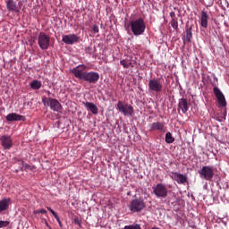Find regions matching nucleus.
Listing matches in <instances>:
<instances>
[{
    "label": "nucleus",
    "instance_id": "f257e3e1",
    "mask_svg": "<svg viewBox=\"0 0 229 229\" xmlns=\"http://www.w3.org/2000/svg\"><path fill=\"white\" fill-rule=\"evenodd\" d=\"M131 30L135 37L142 35L146 31V22L143 18H138L131 21Z\"/></svg>",
    "mask_w": 229,
    "mask_h": 229
},
{
    "label": "nucleus",
    "instance_id": "f03ea898",
    "mask_svg": "<svg viewBox=\"0 0 229 229\" xmlns=\"http://www.w3.org/2000/svg\"><path fill=\"white\" fill-rule=\"evenodd\" d=\"M128 208L132 214H137L139 212H142L146 208V202H144V199L135 198L130 200Z\"/></svg>",
    "mask_w": 229,
    "mask_h": 229
},
{
    "label": "nucleus",
    "instance_id": "7ed1b4c3",
    "mask_svg": "<svg viewBox=\"0 0 229 229\" xmlns=\"http://www.w3.org/2000/svg\"><path fill=\"white\" fill-rule=\"evenodd\" d=\"M42 103L44 106H49L50 110L57 112V114H61L62 110H64L62 104L56 98L43 97Z\"/></svg>",
    "mask_w": 229,
    "mask_h": 229
},
{
    "label": "nucleus",
    "instance_id": "20e7f679",
    "mask_svg": "<svg viewBox=\"0 0 229 229\" xmlns=\"http://www.w3.org/2000/svg\"><path fill=\"white\" fill-rule=\"evenodd\" d=\"M51 44V37L46 34L45 32H39L38 37V45L43 51L46 49H49V46Z\"/></svg>",
    "mask_w": 229,
    "mask_h": 229
},
{
    "label": "nucleus",
    "instance_id": "39448f33",
    "mask_svg": "<svg viewBox=\"0 0 229 229\" xmlns=\"http://www.w3.org/2000/svg\"><path fill=\"white\" fill-rule=\"evenodd\" d=\"M116 110L121 112V114H124L127 117H131L135 113V110L131 106V105L124 104L123 101L119 100L116 105Z\"/></svg>",
    "mask_w": 229,
    "mask_h": 229
},
{
    "label": "nucleus",
    "instance_id": "423d86ee",
    "mask_svg": "<svg viewBox=\"0 0 229 229\" xmlns=\"http://www.w3.org/2000/svg\"><path fill=\"white\" fill-rule=\"evenodd\" d=\"M7 12L12 13H21L22 8V2H17L15 0H5Z\"/></svg>",
    "mask_w": 229,
    "mask_h": 229
},
{
    "label": "nucleus",
    "instance_id": "0eeeda50",
    "mask_svg": "<svg viewBox=\"0 0 229 229\" xmlns=\"http://www.w3.org/2000/svg\"><path fill=\"white\" fill-rule=\"evenodd\" d=\"M164 85L162 84V81L158 79H151L148 81V90L150 92H156V94H160V92L163 90Z\"/></svg>",
    "mask_w": 229,
    "mask_h": 229
},
{
    "label": "nucleus",
    "instance_id": "6e6552de",
    "mask_svg": "<svg viewBox=\"0 0 229 229\" xmlns=\"http://www.w3.org/2000/svg\"><path fill=\"white\" fill-rule=\"evenodd\" d=\"M153 193L157 198H167L168 191L167 187L164 183H157L153 188Z\"/></svg>",
    "mask_w": 229,
    "mask_h": 229
},
{
    "label": "nucleus",
    "instance_id": "1a4fd4ad",
    "mask_svg": "<svg viewBox=\"0 0 229 229\" xmlns=\"http://www.w3.org/2000/svg\"><path fill=\"white\" fill-rule=\"evenodd\" d=\"M200 178L207 180V182L212 181L214 178V167L212 166H203L201 170L199 171Z\"/></svg>",
    "mask_w": 229,
    "mask_h": 229
},
{
    "label": "nucleus",
    "instance_id": "9d476101",
    "mask_svg": "<svg viewBox=\"0 0 229 229\" xmlns=\"http://www.w3.org/2000/svg\"><path fill=\"white\" fill-rule=\"evenodd\" d=\"M87 65L80 64L72 70V74L79 80H83L85 74H87Z\"/></svg>",
    "mask_w": 229,
    "mask_h": 229
},
{
    "label": "nucleus",
    "instance_id": "9b49d317",
    "mask_svg": "<svg viewBox=\"0 0 229 229\" xmlns=\"http://www.w3.org/2000/svg\"><path fill=\"white\" fill-rule=\"evenodd\" d=\"M213 92L217 99L219 106L225 107L226 106V98H225V94H223V91L219 89L217 87H214Z\"/></svg>",
    "mask_w": 229,
    "mask_h": 229
},
{
    "label": "nucleus",
    "instance_id": "f8f14e48",
    "mask_svg": "<svg viewBox=\"0 0 229 229\" xmlns=\"http://www.w3.org/2000/svg\"><path fill=\"white\" fill-rule=\"evenodd\" d=\"M82 81H87L88 83H98V81H99V73L95 72H86Z\"/></svg>",
    "mask_w": 229,
    "mask_h": 229
},
{
    "label": "nucleus",
    "instance_id": "ddd939ff",
    "mask_svg": "<svg viewBox=\"0 0 229 229\" xmlns=\"http://www.w3.org/2000/svg\"><path fill=\"white\" fill-rule=\"evenodd\" d=\"M62 40L67 46H72L73 44L80 42V37H78L76 34L63 35Z\"/></svg>",
    "mask_w": 229,
    "mask_h": 229
},
{
    "label": "nucleus",
    "instance_id": "4468645a",
    "mask_svg": "<svg viewBox=\"0 0 229 229\" xmlns=\"http://www.w3.org/2000/svg\"><path fill=\"white\" fill-rule=\"evenodd\" d=\"M0 141L4 149H12L13 148V140L9 135L1 136Z\"/></svg>",
    "mask_w": 229,
    "mask_h": 229
},
{
    "label": "nucleus",
    "instance_id": "2eb2a0df",
    "mask_svg": "<svg viewBox=\"0 0 229 229\" xmlns=\"http://www.w3.org/2000/svg\"><path fill=\"white\" fill-rule=\"evenodd\" d=\"M151 131H161L165 133L167 131V127H165V123L155 122L151 124Z\"/></svg>",
    "mask_w": 229,
    "mask_h": 229
},
{
    "label": "nucleus",
    "instance_id": "dca6fc26",
    "mask_svg": "<svg viewBox=\"0 0 229 229\" xmlns=\"http://www.w3.org/2000/svg\"><path fill=\"white\" fill-rule=\"evenodd\" d=\"M172 174H174L173 179L180 185L187 183V176L183 175L182 174L173 172Z\"/></svg>",
    "mask_w": 229,
    "mask_h": 229
},
{
    "label": "nucleus",
    "instance_id": "f3484780",
    "mask_svg": "<svg viewBox=\"0 0 229 229\" xmlns=\"http://www.w3.org/2000/svg\"><path fill=\"white\" fill-rule=\"evenodd\" d=\"M178 108L182 110V114L189 112V102H187V98L179 99Z\"/></svg>",
    "mask_w": 229,
    "mask_h": 229
},
{
    "label": "nucleus",
    "instance_id": "a211bd4d",
    "mask_svg": "<svg viewBox=\"0 0 229 229\" xmlns=\"http://www.w3.org/2000/svg\"><path fill=\"white\" fill-rule=\"evenodd\" d=\"M120 64L121 65H123V69H130V67H135V65L133 64V60H131V56H127L126 58L121 60Z\"/></svg>",
    "mask_w": 229,
    "mask_h": 229
},
{
    "label": "nucleus",
    "instance_id": "6ab92c4d",
    "mask_svg": "<svg viewBox=\"0 0 229 229\" xmlns=\"http://www.w3.org/2000/svg\"><path fill=\"white\" fill-rule=\"evenodd\" d=\"M85 108H87V110H90L91 114H93L94 115H98L99 109L98 108V106H96V104L92 103V102H86L84 104Z\"/></svg>",
    "mask_w": 229,
    "mask_h": 229
},
{
    "label": "nucleus",
    "instance_id": "aec40b11",
    "mask_svg": "<svg viewBox=\"0 0 229 229\" xmlns=\"http://www.w3.org/2000/svg\"><path fill=\"white\" fill-rule=\"evenodd\" d=\"M11 203L12 199H10V198H5L0 200V213L4 212V210H8Z\"/></svg>",
    "mask_w": 229,
    "mask_h": 229
},
{
    "label": "nucleus",
    "instance_id": "412c9836",
    "mask_svg": "<svg viewBox=\"0 0 229 229\" xmlns=\"http://www.w3.org/2000/svg\"><path fill=\"white\" fill-rule=\"evenodd\" d=\"M6 120L10 123H13V121H24V116L17 114L16 113H12L7 114Z\"/></svg>",
    "mask_w": 229,
    "mask_h": 229
},
{
    "label": "nucleus",
    "instance_id": "4be33fe9",
    "mask_svg": "<svg viewBox=\"0 0 229 229\" xmlns=\"http://www.w3.org/2000/svg\"><path fill=\"white\" fill-rule=\"evenodd\" d=\"M200 25L202 28H208V14L205 11L201 12Z\"/></svg>",
    "mask_w": 229,
    "mask_h": 229
},
{
    "label": "nucleus",
    "instance_id": "5701e85b",
    "mask_svg": "<svg viewBox=\"0 0 229 229\" xmlns=\"http://www.w3.org/2000/svg\"><path fill=\"white\" fill-rule=\"evenodd\" d=\"M20 169L21 171H34L35 165H30L28 164H24V161L20 162Z\"/></svg>",
    "mask_w": 229,
    "mask_h": 229
},
{
    "label": "nucleus",
    "instance_id": "b1692460",
    "mask_svg": "<svg viewBox=\"0 0 229 229\" xmlns=\"http://www.w3.org/2000/svg\"><path fill=\"white\" fill-rule=\"evenodd\" d=\"M42 87V82L35 80L30 83V89H33L34 90H38Z\"/></svg>",
    "mask_w": 229,
    "mask_h": 229
},
{
    "label": "nucleus",
    "instance_id": "393cba45",
    "mask_svg": "<svg viewBox=\"0 0 229 229\" xmlns=\"http://www.w3.org/2000/svg\"><path fill=\"white\" fill-rule=\"evenodd\" d=\"M185 38L189 43L192 42V27L186 28Z\"/></svg>",
    "mask_w": 229,
    "mask_h": 229
},
{
    "label": "nucleus",
    "instance_id": "a878e982",
    "mask_svg": "<svg viewBox=\"0 0 229 229\" xmlns=\"http://www.w3.org/2000/svg\"><path fill=\"white\" fill-rule=\"evenodd\" d=\"M165 140L166 144H173V142H174V138L170 131L166 132Z\"/></svg>",
    "mask_w": 229,
    "mask_h": 229
},
{
    "label": "nucleus",
    "instance_id": "bb28decb",
    "mask_svg": "<svg viewBox=\"0 0 229 229\" xmlns=\"http://www.w3.org/2000/svg\"><path fill=\"white\" fill-rule=\"evenodd\" d=\"M123 229H142L140 228V225H125Z\"/></svg>",
    "mask_w": 229,
    "mask_h": 229
},
{
    "label": "nucleus",
    "instance_id": "cd10ccee",
    "mask_svg": "<svg viewBox=\"0 0 229 229\" xmlns=\"http://www.w3.org/2000/svg\"><path fill=\"white\" fill-rule=\"evenodd\" d=\"M170 24L174 30H178V21L176 19L171 20Z\"/></svg>",
    "mask_w": 229,
    "mask_h": 229
},
{
    "label": "nucleus",
    "instance_id": "c85d7f7f",
    "mask_svg": "<svg viewBox=\"0 0 229 229\" xmlns=\"http://www.w3.org/2000/svg\"><path fill=\"white\" fill-rule=\"evenodd\" d=\"M10 225L9 221L0 220V228H6Z\"/></svg>",
    "mask_w": 229,
    "mask_h": 229
},
{
    "label": "nucleus",
    "instance_id": "c756f323",
    "mask_svg": "<svg viewBox=\"0 0 229 229\" xmlns=\"http://www.w3.org/2000/svg\"><path fill=\"white\" fill-rule=\"evenodd\" d=\"M86 53H88V55H92V53H94V50L92 49V47H88L86 48Z\"/></svg>",
    "mask_w": 229,
    "mask_h": 229
},
{
    "label": "nucleus",
    "instance_id": "7c9ffc66",
    "mask_svg": "<svg viewBox=\"0 0 229 229\" xmlns=\"http://www.w3.org/2000/svg\"><path fill=\"white\" fill-rule=\"evenodd\" d=\"M92 31L93 33H99V27H98V25H94Z\"/></svg>",
    "mask_w": 229,
    "mask_h": 229
},
{
    "label": "nucleus",
    "instance_id": "2f4dec72",
    "mask_svg": "<svg viewBox=\"0 0 229 229\" xmlns=\"http://www.w3.org/2000/svg\"><path fill=\"white\" fill-rule=\"evenodd\" d=\"M42 223H44L48 229H51V225H49V223H47L46 218H42Z\"/></svg>",
    "mask_w": 229,
    "mask_h": 229
},
{
    "label": "nucleus",
    "instance_id": "473e14b6",
    "mask_svg": "<svg viewBox=\"0 0 229 229\" xmlns=\"http://www.w3.org/2000/svg\"><path fill=\"white\" fill-rule=\"evenodd\" d=\"M47 214V211L46 209H41V210H36L34 211V214Z\"/></svg>",
    "mask_w": 229,
    "mask_h": 229
},
{
    "label": "nucleus",
    "instance_id": "72a5a7b5",
    "mask_svg": "<svg viewBox=\"0 0 229 229\" xmlns=\"http://www.w3.org/2000/svg\"><path fill=\"white\" fill-rule=\"evenodd\" d=\"M74 224L79 225V226H81V220H80V218L76 217V218H74Z\"/></svg>",
    "mask_w": 229,
    "mask_h": 229
},
{
    "label": "nucleus",
    "instance_id": "f704fd0d",
    "mask_svg": "<svg viewBox=\"0 0 229 229\" xmlns=\"http://www.w3.org/2000/svg\"><path fill=\"white\" fill-rule=\"evenodd\" d=\"M47 209L51 212L52 216H55L56 212H55V210H53V208H51V207H47Z\"/></svg>",
    "mask_w": 229,
    "mask_h": 229
},
{
    "label": "nucleus",
    "instance_id": "c9c22d12",
    "mask_svg": "<svg viewBox=\"0 0 229 229\" xmlns=\"http://www.w3.org/2000/svg\"><path fill=\"white\" fill-rule=\"evenodd\" d=\"M170 17H171L172 20L175 19L176 18V13L174 12H171L170 13Z\"/></svg>",
    "mask_w": 229,
    "mask_h": 229
},
{
    "label": "nucleus",
    "instance_id": "e433bc0d",
    "mask_svg": "<svg viewBox=\"0 0 229 229\" xmlns=\"http://www.w3.org/2000/svg\"><path fill=\"white\" fill-rule=\"evenodd\" d=\"M54 217L56 219L57 223H60V216H58L57 214H55V216H54Z\"/></svg>",
    "mask_w": 229,
    "mask_h": 229
},
{
    "label": "nucleus",
    "instance_id": "4c0bfd02",
    "mask_svg": "<svg viewBox=\"0 0 229 229\" xmlns=\"http://www.w3.org/2000/svg\"><path fill=\"white\" fill-rule=\"evenodd\" d=\"M54 217L56 219L57 223H60V216H58L57 214H55V216H54Z\"/></svg>",
    "mask_w": 229,
    "mask_h": 229
},
{
    "label": "nucleus",
    "instance_id": "58836bf2",
    "mask_svg": "<svg viewBox=\"0 0 229 229\" xmlns=\"http://www.w3.org/2000/svg\"><path fill=\"white\" fill-rule=\"evenodd\" d=\"M58 225H59V226H61V227H62V222H59V223H58Z\"/></svg>",
    "mask_w": 229,
    "mask_h": 229
},
{
    "label": "nucleus",
    "instance_id": "ea45409f",
    "mask_svg": "<svg viewBox=\"0 0 229 229\" xmlns=\"http://www.w3.org/2000/svg\"><path fill=\"white\" fill-rule=\"evenodd\" d=\"M224 119H226V114H224Z\"/></svg>",
    "mask_w": 229,
    "mask_h": 229
},
{
    "label": "nucleus",
    "instance_id": "a19ab883",
    "mask_svg": "<svg viewBox=\"0 0 229 229\" xmlns=\"http://www.w3.org/2000/svg\"><path fill=\"white\" fill-rule=\"evenodd\" d=\"M47 94H48V96H49V94H51V91H47Z\"/></svg>",
    "mask_w": 229,
    "mask_h": 229
}]
</instances>
